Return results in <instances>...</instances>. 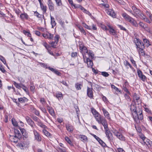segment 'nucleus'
<instances>
[{"instance_id": "nucleus-51", "label": "nucleus", "mask_w": 152, "mask_h": 152, "mask_svg": "<svg viewBox=\"0 0 152 152\" xmlns=\"http://www.w3.org/2000/svg\"><path fill=\"white\" fill-rule=\"evenodd\" d=\"M133 99L134 100L138 101L140 99V97L137 94H135L133 96Z\"/></svg>"}, {"instance_id": "nucleus-11", "label": "nucleus", "mask_w": 152, "mask_h": 152, "mask_svg": "<svg viewBox=\"0 0 152 152\" xmlns=\"http://www.w3.org/2000/svg\"><path fill=\"white\" fill-rule=\"evenodd\" d=\"M137 75L139 78L143 82H145L146 80V77L142 74V71L140 69L137 70Z\"/></svg>"}, {"instance_id": "nucleus-15", "label": "nucleus", "mask_w": 152, "mask_h": 152, "mask_svg": "<svg viewBox=\"0 0 152 152\" xmlns=\"http://www.w3.org/2000/svg\"><path fill=\"white\" fill-rule=\"evenodd\" d=\"M130 109L133 115V114H135L137 112V110L136 106L135 104H132L130 105Z\"/></svg>"}, {"instance_id": "nucleus-25", "label": "nucleus", "mask_w": 152, "mask_h": 152, "mask_svg": "<svg viewBox=\"0 0 152 152\" xmlns=\"http://www.w3.org/2000/svg\"><path fill=\"white\" fill-rule=\"evenodd\" d=\"M142 19L145 22L148 23H150L151 22L143 14L140 18Z\"/></svg>"}, {"instance_id": "nucleus-47", "label": "nucleus", "mask_w": 152, "mask_h": 152, "mask_svg": "<svg viewBox=\"0 0 152 152\" xmlns=\"http://www.w3.org/2000/svg\"><path fill=\"white\" fill-rule=\"evenodd\" d=\"M22 134L23 136V139L24 140H25L28 137V133L26 132L24 133H23Z\"/></svg>"}, {"instance_id": "nucleus-8", "label": "nucleus", "mask_w": 152, "mask_h": 152, "mask_svg": "<svg viewBox=\"0 0 152 152\" xmlns=\"http://www.w3.org/2000/svg\"><path fill=\"white\" fill-rule=\"evenodd\" d=\"M113 132L115 135L121 140L124 141L125 140V138L124 136L118 131L113 129Z\"/></svg>"}, {"instance_id": "nucleus-54", "label": "nucleus", "mask_w": 152, "mask_h": 152, "mask_svg": "<svg viewBox=\"0 0 152 152\" xmlns=\"http://www.w3.org/2000/svg\"><path fill=\"white\" fill-rule=\"evenodd\" d=\"M144 29H145L146 31H147L149 33H151V32L150 28L148 27L147 26V25H146V28H145Z\"/></svg>"}, {"instance_id": "nucleus-19", "label": "nucleus", "mask_w": 152, "mask_h": 152, "mask_svg": "<svg viewBox=\"0 0 152 152\" xmlns=\"http://www.w3.org/2000/svg\"><path fill=\"white\" fill-rule=\"evenodd\" d=\"M15 136L17 137L20 140L22 138V136L20 131L18 129H15L14 130Z\"/></svg>"}, {"instance_id": "nucleus-61", "label": "nucleus", "mask_w": 152, "mask_h": 152, "mask_svg": "<svg viewBox=\"0 0 152 152\" xmlns=\"http://www.w3.org/2000/svg\"><path fill=\"white\" fill-rule=\"evenodd\" d=\"M131 62L134 65V66L135 67H137V65L135 63V61L133 60V59L132 58L130 59Z\"/></svg>"}, {"instance_id": "nucleus-52", "label": "nucleus", "mask_w": 152, "mask_h": 152, "mask_svg": "<svg viewBox=\"0 0 152 152\" xmlns=\"http://www.w3.org/2000/svg\"><path fill=\"white\" fill-rule=\"evenodd\" d=\"M105 117H106L109 120L110 119V117L109 114L108 113L107 111L105 110Z\"/></svg>"}, {"instance_id": "nucleus-24", "label": "nucleus", "mask_w": 152, "mask_h": 152, "mask_svg": "<svg viewBox=\"0 0 152 152\" xmlns=\"http://www.w3.org/2000/svg\"><path fill=\"white\" fill-rule=\"evenodd\" d=\"M18 100L21 103H24L27 102L28 101V99L25 97L19 98Z\"/></svg>"}, {"instance_id": "nucleus-28", "label": "nucleus", "mask_w": 152, "mask_h": 152, "mask_svg": "<svg viewBox=\"0 0 152 152\" xmlns=\"http://www.w3.org/2000/svg\"><path fill=\"white\" fill-rule=\"evenodd\" d=\"M80 140L83 142L86 141L87 140L86 136L84 135H80Z\"/></svg>"}, {"instance_id": "nucleus-10", "label": "nucleus", "mask_w": 152, "mask_h": 152, "mask_svg": "<svg viewBox=\"0 0 152 152\" xmlns=\"http://www.w3.org/2000/svg\"><path fill=\"white\" fill-rule=\"evenodd\" d=\"M105 123L106 122H105ZM105 130H106V132H105V133L108 139L110 140H113V136L112 134L110 132V130L108 129L107 125L106 126L105 124Z\"/></svg>"}, {"instance_id": "nucleus-18", "label": "nucleus", "mask_w": 152, "mask_h": 152, "mask_svg": "<svg viewBox=\"0 0 152 152\" xmlns=\"http://www.w3.org/2000/svg\"><path fill=\"white\" fill-rule=\"evenodd\" d=\"M88 67L91 68L93 65V62L91 59L89 58H87L86 62Z\"/></svg>"}, {"instance_id": "nucleus-37", "label": "nucleus", "mask_w": 152, "mask_h": 152, "mask_svg": "<svg viewBox=\"0 0 152 152\" xmlns=\"http://www.w3.org/2000/svg\"><path fill=\"white\" fill-rule=\"evenodd\" d=\"M13 84L16 88L19 89H20L21 88L20 84H18L15 81L13 82Z\"/></svg>"}, {"instance_id": "nucleus-45", "label": "nucleus", "mask_w": 152, "mask_h": 152, "mask_svg": "<svg viewBox=\"0 0 152 152\" xmlns=\"http://www.w3.org/2000/svg\"><path fill=\"white\" fill-rule=\"evenodd\" d=\"M146 15L149 17L150 20L152 19V15L150 12L147 11H146Z\"/></svg>"}, {"instance_id": "nucleus-5", "label": "nucleus", "mask_w": 152, "mask_h": 152, "mask_svg": "<svg viewBox=\"0 0 152 152\" xmlns=\"http://www.w3.org/2000/svg\"><path fill=\"white\" fill-rule=\"evenodd\" d=\"M29 142L28 141L26 140L24 141H21L20 143H18L16 145V146L20 148L21 149H24L27 148L28 147Z\"/></svg>"}, {"instance_id": "nucleus-57", "label": "nucleus", "mask_w": 152, "mask_h": 152, "mask_svg": "<svg viewBox=\"0 0 152 152\" xmlns=\"http://www.w3.org/2000/svg\"><path fill=\"white\" fill-rule=\"evenodd\" d=\"M75 7H77V8H80L81 10L83 11V12H84V11L86 10L83 7H82L80 5H79L77 6H75Z\"/></svg>"}, {"instance_id": "nucleus-22", "label": "nucleus", "mask_w": 152, "mask_h": 152, "mask_svg": "<svg viewBox=\"0 0 152 152\" xmlns=\"http://www.w3.org/2000/svg\"><path fill=\"white\" fill-rule=\"evenodd\" d=\"M40 7L43 13H45L47 10V7L42 3L40 4Z\"/></svg>"}, {"instance_id": "nucleus-42", "label": "nucleus", "mask_w": 152, "mask_h": 152, "mask_svg": "<svg viewBox=\"0 0 152 152\" xmlns=\"http://www.w3.org/2000/svg\"><path fill=\"white\" fill-rule=\"evenodd\" d=\"M23 33L25 35H27L28 37H31V34L29 32L25 30H23Z\"/></svg>"}, {"instance_id": "nucleus-1", "label": "nucleus", "mask_w": 152, "mask_h": 152, "mask_svg": "<svg viewBox=\"0 0 152 152\" xmlns=\"http://www.w3.org/2000/svg\"><path fill=\"white\" fill-rule=\"evenodd\" d=\"M105 11L107 14L113 18L116 17L115 13L112 9L111 5L107 3H105Z\"/></svg>"}, {"instance_id": "nucleus-12", "label": "nucleus", "mask_w": 152, "mask_h": 152, "mask_svg": "<svg viewBox=\"0 0 152 152\" xmlns=\"http://www.w3.org/2000/svg\"><path fill=\"white\" fill-rule=\"evenodd\" d=\"M66 130L69 132L72 133L73 132L74 127L72 125L70 124L69 123H66Z\"/></svg>"}, {"instance_id": "nucleus-26", "label": "nucleus", "mask_w": 152, "mask_h": 152, "mask_svg": "<svg viewBox=\"0 0 152 152\" xmlns=\"http://www.w3.org/2000/svg\"><path fill=\"white\" fill-rule=\"evenodd\" d=\"M20 17L22 19L24 18L27 20L28 18V15L26 13L21 14L20 15Z\"/></svg>"}, {"instance_id": "nucleus-39", "label": "nucleus", "mask_w": 152, "mask_h": 152, "mask_svg": "<svg viewBox=\"0 0 152 152\" xmlns=\"http://www.w3.org/2000/svg\"><path fill=\"white\" fill-rule=\"evenodd\" d=\"M81 85L80 84L77 83L75 84V87L76 88L77 90H80L81 89Z\"/></svg>"}, {"instance_id": "nucleus-41", "label": "nucleus", "mask_w": 152, "mask_h": 152, "mask_svg": "<svg viewBox=\"0 0 152 152\" xmlns=\"http://www.w3.org/2000/svg\"><path fill=\"white\" fill-rule=\"evenodd\" d=\"M57 42L56 41L50 43L51 45V47L53 48H56V46L57 45Z\"/></svg>"}, {"instance_id": "nucleus-7", "label": "nucleus", "mask_w": 152, "mask_h": 152, "mask_svg": "<svg viewBox=\"0 0 152 152\" xmlns=\"http://www.w3.org/2000/svg\"><path fill=\"white\" fill-rule=\"evenodd\" d=\"M132 8L134 11L133 13H132V14L136 17H137V16L139 18H140L143 14L142 13V12L139 10L137 9L136 7L132 6Z\"/></svg>"}, {"instance_id": "nucleus-58", "label": "nucleus", "mask_w": 152, "mask_h": 152, "mask_svg": "<svg viewBox=\"0 0 152 152\" xmlns=\"http://www.w3.org/2000/svg\"><path fill=\"white\" fill-rule=\"evenodd\" d=\"M127 87H125L124 86L123 87V90L126 92L127 93L130 94L129 92L128 91L127 88Z\"/></svg>"}, {"instance_id": "nucleus-62", "label": "nucleus", "mask_w": 152, "mask_h": 152, "mask_svg": "<svg viewBox=\"0 0 152 152\" xmlns=\"http://www.w3.org/2000/svg\"><path fill=\"white\" fill-rule=\"evenodd\" d=\"M53 72L58 76H60L61 74V73L57 69H55Z\"/></svg>"}, {"instance_id": "nucleus-27", "label": "nucleus", "mask_w": 152, "mask_h": 152, "mask_svg": "<svg viewBox=\"0 0 152 152\" xmlns=\"http://www.w3.org/2000/svg\"><path fill=\"white\" fill-rule=\"evenodd\" d=\"M50 18L51 20V24L52 25V27L53 28L56 25V23L54 20V18L52 17L51 15L50 16Z\"/></svg>"}, {"instance_id": "nucleus-13", "label": "nucleus", "mask_w": 152, "mask_h": 152, "mask_svg": "<svg viewBox=\"0 0 152 152\" xmlns=\"http://www.w3.org/2000/svg\"><path fill=\"white\" fill-rule=\"evenodd\" d=\"M47 4L49 10L51 11L54 10V4L51 0H48Z\"/></svg>"}, {"instance_id": "nucleus-3", "label": "nucleus", "mask_w": 152, "mask_h": 152, "mask_svg": "<svg viewBox=\"0 0 152 152\" xmlns=\"http://www.w3.org/2000/svg\"><path fill=\"white\" fill-rule=\"evenodd\" d=\"M91 111L94 115V117L95 118L96 121L99 123H101L103 126L104 127V122L100 116L99 113L96 111L94 108H91Z\"/></svg>"}, {"instance_id": "nucleus-48", "label": "nucleus", "mask_w": 152, "mask_h": 152, "mask_svg": "<svg viewBox=\"0 0 152 152\" xmlns=\"http://www.w3.org/2000/svg\"><path fill=\"white\" fill-rule=\"evenodd\" d=\"M56 97L57 98H61L62 97V94L60 92H58L56 94Z\"/></svg>"}, {"instance_id": "nucleus-63", "label": "nucleus", "mask_w": 152, "mask_h": 152, "mask_svg": "<svg viewBox=\"0 0 152 152\" xmlns=\"http://www.w3.org/2000/svg\"><path fill=\"white\" fill-rule=\"evenodd\" d=\"M59 38V36L58 35H56L54 38L55 41H56V42H58V41Z\"/></svg>"}, {"instance_id": "nucleus-64", "label": "nucleus", "mask_w": 152, "mask_h": 152, "mask_svg": "<svg viewBox=\"0 0 152 152\" xmlns=\"http://www.w3.org/2000/svg\"><path fill=\"white\" fill-rule=\"evenodd\" d=\"M118 26L122 30H123L124 31H126V29L122 26L121 25H118Z\"/></svg>"}, {"instance_id": "nucleus-29", "label": "nucleus", "mask_w": 152, "mask_h": 152, "mask_svg": "<svg viewBox=\"0 0 152 152\" xmlns=\"http://www.w3.org/2000/svg\"><path fill=\"white\" fill-rule=\"evenodd\" d=\"M86 54L88 55L89 58H90V59L91 58L92 59L93 58V57H94L93 56L94 55L92 51L90 50L88 51Z\"/></svg>"}, {"instance_id": "nucleus-17", "label": "nucleus", "mask_w": 152, "mask_h": 152, "mask_svg": "<svg viewBox=\"0 0 152 152\" xmlns=\"http://www.w3.org/2000/svg\"><path fill=\"white\" fill-rule=\"evenodd\" d=\"M87 94L88 97L90 98H92L93 97V95L92 91V88L87 87Z\"/></svg>"}, {"instance_id": "nucleus-32", "label": "nucleus", "mask_w": 152, "mask_h": 152, "mask_svg": "<svg viewBox=\"0 0 152 152\" xmlns=\"http://www.w3.org/2000/svg\"><path fill=\"white\" fill-rule=\"evenodd\" d=\"M48 107L49 108V109H48L49 113L52 116L54 115L55 113L54 110L52 108H50L49 107Z\"/></svg>"}, {"instance_id": "nucleus-9", "label": "nucleus", "mask_w": 152, "mask_h": 152, "mask_svg": "<svg viewBox=\"0 0 152 152\" xmlns=\"http://www.w3.org/2000/svg\"><path fill=\"white\" fill-rule=\"evenodd\" d=\"M134 41L137 46V49L139 48H145L143 43L139 39L135 38L134 39Z\"/></svg>"}, {"instance_id": "nucleus-6", "label": "nucleus", "mask_w": 152, "mask_h": 152, "mask_svg": "<svg viewBox=\"0 0 152 152\" xmlns=\"http://www.w3.org/2000/svg\"><path fill=\"white\" fill-rule=\"evenodd\" d=\"M108 27L105 26V30H108L110 34L113 36L116 37V31L114 29L113 27L109 23L107 24Z\"/></svg>"}, {"instance_id": "nucleus-34", "label": "nucleus", "mask_w": 152, "mask_h": 152, "mask_svg": "<svg viewBox=\"0 0 152 152\" xmlns=\"http://www.w3.org/2000/svg\"><path fill=\"white\" fill-rule=\"evenodd\" d=\"M78 28L80 32L82 33L84 35H86V33L84 30L83 27L80 26H78Z\"/></svg>"}, {"instance_id": "nucleus-16", "label": "nucleus", "mask_w": 152, "mask_h": 152, "mask_svg": "<svg viewBox=\"0 0 152 152\" xmlns=\"http://www.w3.org/2000/svg\"><path fill=\"white\" fill-rule=\"evenodd\" d=\"M25 118L28 124H29L32 127L34 128V123L32 120L28 116H26L25 117Z\"/></svg>"}, {"instance_id": "nucleus-31", "label": "nucleus", "mask_w": 152, "mask_h": 152, "mask_svg": "<svg viewBox=\"0 0 152 152\" xmlns=\"http://www.w3.org/2000/svg\"><path fill=\"white\" fill-rule=\"evenodd\" d=\"M65 140L70 145L73 146V143L71 141V140L69 139V137H65Z\"/></svg>"}, {"instance_id": "nucleus-43", "label": "nucleus", "mask_w": 152, "mask_h": 152, "mask_svg": "<svg viewBox=\"0 0 152 152\" xmlns=\"http://www.w3.org/2000/svg\"><path fill=\"white\" fill-rule=\"evenodd\" d=\"M43 132L46 136L47 137L50 136V133L46 130L43 129Z\"/></svg>"}, {"instance_id": "nucleus-53", "label": "nucleus", "mask_w": 152, "mask_h": 152, "mask_svg": "<svg viewBox=\"0 0 152 152\" xmlns=\"http://www.w3.org/2000/svg\"><path fill=\"white\" fill-rule=\"evenodd\" d=\"M34 15L36 16L38 18H40L41 17V15L39 14L37 11L34 12Z\"/></svg>"}, {"instance_id": "nucleus-38", "label": "nucleus", "mask_w": 152, "mask_h": 152, "mask_svg": "<svg viewBox=\"0 0 152 152\" xmlns=\"http://www.w3.org/2000/svg\"><path fill=\"white\" fill-rule=\"evenodd\" d=\"M56 2L57 6H61L63 5L61 0H58Z\"/></svg>"}, {"instance_id": "nucleus-20", "label": "nucleus", "mask_w": 152, "mask_h": 152, "mask_svg": "<svg viewBox=\"0 0 152 152\" xmlns=\"http://www.w3.org/2000/svg\"><path fill=\"white\" fill-rule=\"evenodd\" d=\"M111 87L113 89V91H114L115 93L116 94H118L119 93H121V92L120 90H119L118 88L115 87L113 85H111Z\"/></svg>"}, {"instance_id": "nucleus-14", "label": "nucleus", "mask_w": 152, "mask_h": 152, "mask_svg": "<svg viewBox=\"0 0 152 152\" xmlns=\"http://www.w3.org/2000/svg\"><path fill=\"white\" fill-rule=\"evenodd\" d=\"M33 132L35 139L38 141H40L41 140V137L39 134L35 130H34Z\"/></svg>"}, {"instance_id": "nucleus-50", "label": "nucleus", "mask_w": 152, "mask_h": 152, "mask_svg": "<svg viewBox=\"0 0 152 152\" xmlns=\"http://www.w3.org/2000/svg\"><path fill=\"white\" fill-rule=\"evenodd\" d=\"M144 48H139V49L138 50V52H139V53L140 54L141 53L142 55H143L144 53V51L143 50V49Z\"/></svg>"}, {"instance_id": "nucleus-59", "label": "nucleus", "mask_w": 152, "mask_h": 152, "mask_svg": "<svg viewBox=\"0 0 152 152\" xmlns=\"http://www.w3.org/2000/svg\"><path fill=\"white\" fill-rule=\"evenodd\" d=\"M0 70L3 73H5L6 71L2 65H0Z\"/></svg>"}, {"instance_id": "nucleus-36", "label": "nucleus", "mask_w": 152, "mask_h": 152, "mask_svg": "<svg viewBox=\"0 0 152 152\" xmlns=\"http://www.w3.org/2000/svg\"><path fill=\"white\" fill-rule=\"evenodd\" d=\"M11 121L12 124L13 126H18V123L16 121H15L14 119L12 118L11 119Z\"/></svg>"}, {"instance_id": "nucleus-60", "label": "nucleus", "mask_w": 152, "mask_h": 152, "mask_svg": "<svg viewBox=\"0 0 152 152\" xmlns=\"http://www.w3.org/2000/svg\"><path fill=\"white\" fill-rule=\"evenodd\" d=\"M33 119L35 121H37V122L40 120L39 118L35 116H33Z\"/></svg>"}, {"instance_id": "nucleus-46", "label": "nucleus", "mask_w": 152, "mask_h": 152, "mask_svg": "<svg viewBox=\"0 0 152 152\" xmlns=\"http://www.w3.org/2000/svg\"><path fill=\"white\" fill-rule=\"evenodd\" d=\"M138 24L139 26L143 28H146V25L144 24L142 22H140Z\"/></svg>"}, {"instance_id": "nucleus-30", "label": "nucleus", "mask_w": 152, "mask_h": 152, "mask_svg": "<svg viewBox=\"0 0 152 152\" xmlns=\"http://www.w3.org/2000/svg\"><path fill=\"white\" fill-rule=\"evenodd\" d=\"M37 124L39 126L43 128H45L47 127V126L43 124L40 120L37 122Z\"/></svg>"}, {"instance_id": "nucleus-49", "label": "nucleus", "mask_w": 152, "mask_h": 152, "mask_svg": "<svg viewBox=\"0 0 152 152\" xmlns=\"http://www.w3.org/2000/svg\"><path fill=\"white\" fill-rule=\"evenodd\" d=\"M33 112L36 115L39 116V113L38 111L37 110L33 108Z\"/></svg>"}, {"instance_id": "nucleus-44", "label": "nucleus", "mask_w": 152, "mask_h": 152, "mask_svg": "<svg viewBox=\"0 0 152 152\" xmlns=\"http://www.w3.org/2000/svg\"><path fill=\"white\" fill-rule=\"evenodd\" d=\"M88 50L87 48H86V47H84L81 52L83 54H83H86L87 52H88Z\"/></svg>"}, {"instance_id": "nucleus-21", "label": "nucleus", "mask_w": 152, "mask_h": 152, "mask_svg": "<svg viewBox=\"0 0 152 152\" xmlns=\"http://www.w3.org/2000/svg\"><path fill=\"white\" fill-rule=\"evenodd\" d=\"M124 64L127 69H129L128 66H129V67L132 69H134L133 67L126 60H125L124 61Z\"/></svg>"}, {"instance_id": "nucleus-56", "label": "nucleus", "mask_w": 152, "mask_h": 152, "mask_svg": "<svg viewBox=\"0 0 152 152\" xmlns=\"http://www.w3.org/2000/svg\"><path fill=\"white\" fill-rule=\"evenodd\" d=\"M69 3L72 6H74L75 8H77V7H75V5L73 4V2L72 0H68Z\"/></svg>"}, {"instance_id": "nucleus-2", "label": "nucleus", "mask_w": 152, "mask_h": 152, "mask_svg": "<svg viewBox=\"0 0 152 152\" xmlns=\"http://www.w3.org/2000/svg\"><path fill=\"white\" fill-rule=\"evenodd\" d=\"M122 16L125 20L129 22L133 26L135 27H138V24L137 21L126 13H123L122 14Z\"/></svg>"}, {"instance_id": "nucleus-23", "label": "nucleus", "mask_w": 152, "mask_h": 152, "mask_svg": "<svg viewBox=\"0 0 152 152\" xmlns=\"http://www.w3.org/2000/svg\"><path fill=\"white\" fill-rule=\"evenodd\" d=\"M10 139H11L12 142L17 143L18 142V140L19 139L17 138V137H15V136H11L10 137Z\"/></svg>"}, {"instance_id": "nucleus-55", "label": "nucleus", "mask_w": 152, "mask_h": 152, "mask_svg": "<svg viewBox=\"0 0 152 152\" xmlns=\"http://www.w3.org/2000/svg\"><path fill=\"white\" fill-rule=\"evenodd\" d=\"M22 85L23 86V87H21V88L26 92V93H28V90L27 88L24 85Z\"/></svg>"}, {"instance_id": "nucleus-4", "label": "nucleus", "mask_w": 152, "mask_h": 152, "mask_svg": "<svg viewBox=\"0 0 152 152\" xmlns=\"http://www.w3.org/2000/svg\"><path fill=\"white\" fill-rule=\"evenodd\" d=\"M133 117L137 124L140 123V120H142L143 118L142 110H140L135 114H133Z\"/></svg>"}, {"instance_id": "nucleus-33", "label": "nucleus", "mask_w": 152, "mask_h": 152, "mask_svg": "<svg viewBox=\"0 0 152 152\" xmlns=\"http://www.w3.org/2000/svg\"><path fill=\"white\" fill-rule=\"evenodd\" d=\"M43 45L48 50V51L50 50V47L46 42H44L43 43Z\"/></svg>"}, {"instance_id": "nucleus-35", "label": "nucleus", "mask_w": 152, "mask_h": 152, "mask_svg": "<svg viewBox=\"0 0 152 152\" xmlns=\"http://www.w3.org/2000/svg\"><path fill=\"white\" fill-rule=\"evenodd\" d=\"M143 41L145 44H146V43H148V44H146V45L147 47L149 46V45H151V44L150 43V42L147 39H143Z\"/></svg>"}, {"instance_id": "nucleus-40", "label": "nucleus", "mask_w": 152, "mask_h": 152, "mask_svg": "<svg viewBox=\"0 0 152 152\" xmlns=\"http://www.w3.org/2000/svg\"><path fill=\"white\" fill-rule=\"evenodd\" d=\"M0 59L5 64L7 65L6 61L5 58L2 56H0Z\"/></svg>"}]
</instances>
